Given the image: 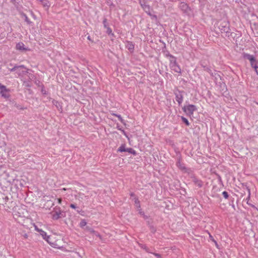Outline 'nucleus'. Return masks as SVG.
Returning <instances> with one entry per match:
<instances>
[{
  "instance_id": "nucleus-8",
  "label": "nucleus",
  "mask_w": 258,
  "mask_h": 258,
  "mask_svg": "<svg viewBox=\"0 0 258 258\" xmlns=\"http://www.w3.org/2000/svg\"><path fill=\"white\" fill-rule=\"evenodd\" d=\"M192 181L195 183V184L198 187H202L203 185V181L196 177L195 176H192Z\"/></svg>"
},
{
  "instance_id": "nucleus-27",
  "label": "nucleus",
  "mask_w": 258,
  "mask_h": 258,
  "mask_svg": "<svg viewBox=\"0 0 258 258\" xmlns=\"http://www.w3.org/2000/svg\"><path fill=\"white\" fill-rule=\"evenodd\" d=\"M250 64L252 68H255V66H257L256 64V60L250 62Z\"/></svg>"
},
{
  "instance_id": "nucleus-9",
  "label": "nucleus",
  "mask_w": 258,
  "mask_h": 258,
  "mask_svg": "<svg viewBox=\"0 0 258 258\" xmlns=\"http://www.w3.org/2000/svg\"><path fill=\"white\" fill-rule=\"evenodd\" d=\"M103 25H104V27L106 28L107 30H106V33L108 34V35H111L112 36L114 35L113 33H112V30L111 29V28L110 27H109L107 25V19L106 18L104 19L103 20Z\"/></svg>"
},
{
  "instance_id": "nucleus-31",
  "label": "nucleus",
  "mask_w": 258,
  "mask_h": 258,
  "mask_svg": "<svg viewBox=\"0 0 258 258\" xmlns=\"http://www.w3.org/2000/svg\"><path fill=\"white\" fill-rule=\"evenodd\" d=\"M70 207L73 208V209H76V206L75 205L73 204H71L70 205Z\"/></svg>"
},
{
  "instance_id": "nucleus-11",
  "label": "nucleus",
  "mask_w": 258,
  "mask_h": 258,
  "mask_svg": "<svg viewBox=\"0 0 258 258\" xmlns=\"http://www.w3.org/2000/svg\"><path fill=\"white\" fill-rule=\"evenodd\" d=\"M125 47L127 48L131 52H133L134 50V44L133 42L127 41L125 43Z\"/></svg>"
},
{
  "instance_id": "nucleus-19",
  "label": "nucleus",
  "mask_w": 258,
  "mask_h": 258,
  "mask_svg": "<svg viewBox=\"0 0 258 258\" xmlns=\"http://www.w3.org/2000/svg\"><path fill=\"white\" fill-rule=\"evenodd\" d=\"M22 16L24 18L25 21L28 24H30L32 22L30 21V20L28 19L27 15L24 13L22 14Z\"/></svg>"
},
{
  "instance_id": "nucleus-24",
  "label": "nucleus",
  "mask_w": 258,
  "mask_h": 258,
  "mask_svg": "<svg viewBox=\"0 0 258 258\" xmlns=\"http://www.w3.org/2000/svg\"><path fill=\"white\" fill-rule=\"evenodd\" d=\"M181 119H182V121L183 122H184L186 124V125H189V123L188 120L186 118H185L184 117H181Z\"/></svg>"
},
{
  "instance_id": "nucleus-29",
  "label": "nucleus",
  "mask_w": 258,
  "mask_h": 258,
  "mask_svg": "<svg viewBox=\"0 0 258 258\" xmlns=\"http://www.w3.org/2000/svg\"><path fill=\"white\" fill-rule=\"evenodd\" d=\"M94 234H95V235L98 237L100 239H102L101 236L98 232H96Z\"/></svg>"
},
{
  "instance_id": "nucleus-17",
  "label": "nucleus",
  "mask_w": 258,
  "mask_h": 258,
  "mask_svg": "<svg viewBox=\"0 0 258 258\" xmlns=\"http://www.w3.org/2000/svg\"><path fill=\"white\" fill-rule=\"evenodd\" d=\"M247 190V191H248V197L246 199V203L248 204V205H250V203H249V201L250 200V189L248 187H246Z\"/></svg>"
},
{
  "instance_id": "nucleus-5",
  "label": "nucleus",
  "mask_w": 258,
  "mask_h": 258,
  "mask_svg": "<svg viewBox=\"0 0 258 258\" xmlns=\"http://www.w3.org/2000/svg\"><path fill=\"white\" fill-rule=\"evenodd\" d=\"M21 69H25L24 66L23 65H21V66H16L15 65L13 68H12V69H10V71L11 72H15L16 71V73L19 75H21L22 74H23L24 71H21Z\"/></svg>"
},
{
  "instance_id": "nucleus-44",
  "label": "nucleus",
  "mask_w": 258,
  "mask_h": 258,
  "mask_svg": "<svg viewBox=\"0 0 258 258\" xmlns=\"http://www.w3.org/2000/svg\"><path fill=\"white\" fill-rule=\"evenodd\" d=\"M39 1H40V2H41V1H43V0H39Z\"/></svg>"
},
{
  "instance_id": "nucleus-3",
  "label": "nucleus",
  "mask_w": 258,
  "mask_h": 258,
  "mask_svg": "<svg viewBox=\"0 0 258 258\" xmlns=\"http://www.w3.org/2000/svg\"><path fill=\"white\" fill-rule=\"evenodd\" d=\"M219 28L221 33H226V36H229L228 34L230 33L229 24L227 21H224L221 22L219 26Z\"/></svg>"
},
{
  "instance_id": "nucleus-14",
  "label": "nucleus",
  "mask_w": 258,
  "mask_h": 258,
  "mask_svg": "<svg viewBox=\"0 0 258 258\" xmlns=\"http://www.w3.org/2000/svg\"><path fill=\"white\" fill-rule=\"evenodd\" d=\"M243 57L245 59L249 60L250 62L255 60V57L253 55H250L249 54L244 53Z\"/></svg>"
},
{
  "instance_id": "nucleus-2",
  "label": "nucleus",
  "mask_w": 258,
  "mask_h": 258,
  "mask_svg": "<svg viewBox=\"0 0 258 258\" xmlns=\"http://www.w3.org/2000/svg\"><path fill=\"white\" fill-rule=\"evenodd\" d=\"M167 55L170 58V67L171 70L174 71L175 72L180 73L181 72V69L176 62V58L170 54H168Z\"/></svg>"
},
{
  "instance_id": "nucleus-34",
  "label": "nucleus",
  "mask_w": 258,
  "mask_h": 258,
  "mask_svg": "<svg viewBox=\"0 0 258 258\" xmlns=\"http://www.w3.org/2000/svg\"><path fill=\"white\" fill-rule=\"evenodd\" d=\"M5 87H6L4 85H3L1 83H0V90H2L3 88H5Z\"/></svg>"
},
{
  "instance_id": "nucleus-40",
  "label": "nucleus",
  "mask_w": 258,
  "mask_h": 258,
  "mask_svg": "<svg viewBox=\"0 0 258 258\" xmlns=\"http://www.w3.org/2000/svg\"><path fill=\"white\" fill-rule=\"evenodd\" d=\"M130 196H131V197H134V196H135V194L133 192L131 193Z\"/></svg>"
},
{
  "instance_id": "nucleus-7",
  "label": "nucleus",
  "mask_w": 258,
  "mask_h": 258,
  "mask_svg": "<svg viewBox=\"0 0 258 258\" xmlns=\"http://www.w3.org/2000/svg\"><path fill=\"white\" fill-rule=\"evenodd\" d=\"M35 229H36V230H37L38 232H39L40 233V234L42 236V237H43V238L44 239H45L46 241H47L48 243H50L49 240L50 239V236L47 235L46 233L45 232H44V231H43L42 230L38 229L36 227H35Z\"/></svg>"
},
{
  "instance_id": "nucleus-12",
  "label": "nucleus",
  "mask_w": 258,
  "mask_h": 258,
  "mask_svg": "<svg viewBox=\"0 0 258 258\" xmlns=\"http://www.w3.org/2000/svg\"><path fill=\"white\" fill-rule=\"evenodd\" d=\"M179 7L180 9L184 12H187L189 9L188 5L183 2L180 3Z\"/></svg>"
},
{
  "instance_id": "nucleus-36",
  "label": "nucleus",
  "mask_w": 258,
  "mask_h": 258,
  "mask_svg": "<svg viewBox=\"0 0 258 258\" xmlns=\"http://www.w3.org/2000/svg\"><path fill=\"white\" fill-rule=\"evenodd\" d=\"M210 237L211 238V239L212 240V241H213L215 243L216 245H217V242L213 238L212 236L211 235H210Z\"/></svg>"
},
{
  "instance_id": "nucleus-43",
  "label": "nucleus",
  "mask_w": 258,
  "mask_h": 258,
  "mask_svg": "<svg viewBox=\"0 0 258 258\" xmlns=\"http://www.w3.org/2000/svg\"><path fill=\"white\" fill-rule=\"evenodd\" d=\"M25 238H27V235L26 234L25 235Z\"/></svg>"
},
{
  "instance_id": "nucleus-26",
  "label": "nucleus",
  "mask_w": 258,
  "mask_h": 258,
  "mask_svg": "<svg viewBox=\"0 0 258 258\" xmlns=\"http://www.w3.org/2000/svg\"><path fill=\"white\" fill-rule=\"evenodd\" d=\"M222 195L225 199H228V198L229 197V195L228 192L226 191H223L222 192Z\"/></svg>"
},
{
  "instance_id": "nucleus-6",
  "label": "nucleus",
  "mask_w": 258,
  "mask_h": 258,
  "mask_svg": "<svg viewBox=\"0 0 258 258\" xmlns=\"http://www.w3.org/2000/svg\"><path fill=\"white\" fill-rule=\"evenodd\" d=\"M175 95L176 101L178 102L179 105H180L183 101V98L182 92L178 91H176L175 92Z\"/></svg>"
},
{
  "instance_id": "nucleus-10",
  "label": "nucleus",
  "mask_w": 258,
  "mask_h": 258,
  "mask_svg": "<svg viewBox=\"0 0 258 258\" xmlns=\"http://www.w3.org/2000/svg\"><path fill=\"white\" fill-rule=\"evenodd\" d=\"M0 93L1 96L5 98H8L9 97L8 90L7 89L6 87H5V88H3L2 90H1Z\"/></svg>"
},
{
  "instance_id": "nucleus-15",
  "label": "nucleus",
  "mask_w": 258,
  "mask_h": 258,
  "mask_svg": "<svg viewBox=\"0 0 258 258\" xmlns=\"http://www.w3.org/2000/svg\"><path fill=\"white\" fill-rule=\"evenodd\" d=\"M176 165L178 168L181 169V170H184L186 169L184 165L183 164H182L180 160H178L176 162Z\"/></svg>"
},
{
  "instance_id": "nucleus-35",
  "label": "nucleus",
  "mask_w": 258,
  "mask_h": 258,
  "mask_svg": "<svg viewBox=\"0 0 258 258\" xmlns=\"http://www.w3.org/2000/svg\"><path fill=\"white\" fill-rule=\"evenodd\" d=\"M146 251L148 252H150V253H153L152 252H150L149 250V248H148L146 246H145V247L144 248Z\"/></svg>"
},
{
  "instance_id": "nucleus-21",
  "label": "nucleus",
  "mask_w": 258,
  "mask_h": 258,
  "mask_svg": "<svg viewBox=\"0 0 258 258\" xmlns=\"http://www.w3.org/2000/svg\"><path fill=\"white\" fill-rule=\"evenodd\" d=\"M135 204L137 207L140 208V201H139L138 199L136 197L135 198Z\"/></svg>"
},
{
  "instance_id": "nucleus-33",
  "label": "nucleus",
  "mask_w": 258,
  "mask_h": 258,
  "mask_svg": "<svg viewBox=\"0 0 258 258\" xmlns=\"http://www.w3.org/2000/svg\"><path fill=\"white\" fill-rule=\"evenodd\" d=\"M53 104H54L57 108L58 107V106H57V104H58V102L56 101H53Z\"/></svg>"
},
{
  "instance_id": "nucleus-25",
  "label": "nucleus",
  "mask_w": 258,
  "mask_h": 258,
  "mask_svg": "<svg viewBox=\"0 0 258 258\" xmlns=\"http://www.w3.org/2000/svg\"><path fill=\"white\" fill-rule=\"evenodd\" d=\"M87 222L85 221V220H82L80 223V225L81 227L85 226Z\"/></svg>"
},
{
  "instance_id": "nucleus-30",
  "label": "nucleus",
  "mask_w": 258,
  "mask_h": 258,
  "mask_svg": "<svg viewBox=\"0 0 258 258\" xmlns=\"http://www.w3.org/2000/svg\"><path fill=\"white\" fill-rule=\"evenodd\" d=\"M254 69L256 74L258 75V66H255Z\"/></svg>"
},
{
  "instance_id": "nucleus-16",
  "label": "nucleus",
  "mask_w": 258,
  "mask_h": 258,
  "mask_svg": "<svg viewBox=\"0 0 258 258\" xmlns=\"http://www.w3.org/2000/svg\"><path fill=\"white\" fill-rule=\"evenodd\" d=\"M201 66L203 68L204 71H207L210 74H212V70L209 67L204 65L203 63H201Z\"/></svg>"
},
{
  "instance_id": "nucleus-32",
  "label": "nucleus",
  "mask_w": 258,
  "mask_h": 258,
  "mask_svg": "<svg viewBox=\"0 0 258 258\" xmlns=\"http://www.w3.org/2000/svg\"><path fill=\"white\" fill-rule=\"evenodd\" d=\"M84 196V194H82V193H81V192H79V193L78 194V197H79V198H81V199H83V198H82V196Z\"/></svg>"
},
{
  "instance_id": "nucleus-20",
  "label": "nucleus",
  "mask_w": 258,
  "mask_h": 258,
  "mask_svg": "<svg viewBox=\"0 0 258 258\" xmlns=\"http://www.w3.org/2000/svg\"><path fill=\"white\" fill-rule=\"evenodd\" d=\"M41 2L43 7L48 8L50 6L49 2L46 0H43V1Z\"/></svg>"
},
{
  "instance_id": "nucleus-18",
  "label": "nucleus",
  "mask_w": 258,
  "mask_h": 258,
  "mask_svg": "<svg viewBox=\"0 0 258 258\" xmlns=\"http://www.w3.org/2000/svg\"><path fill=\"white\" fill-rule=\"evenodd\" d=\"M126 149L125 148V145H122L118 149L117 152H126Z\"/></svg>"
},
{
  "instance_id": "nucleus-28",
  "label": "nucleus",
  "mask_w": 258,
  "mask_h": 258,
  "mask_svg": "<svg viewBox=\"0 0 258 258\" xmlns=\"http://www.w3.org/2000/svg\"><path fill=\"white\" fill-rule=\"evenodd\" d=\"M153 254L157 257V258H161V255L157 253H153Z\"/></svg>"
},
{
  "instance_id": "nucleus-1",
  "label": "nucleus",
  "mask_w": 258,
  "mask_h": 258,
  "mask_svg": "<svg viewBox=\"0 0 258 258\" xmlns=\"http://www.w3.org/2000/svg\"><path fill=\"white\" fill-rule=\"evenodd\" d=\"M52 218L53 220H58L59 218H63L66 216V213L61 211L60 208H55L51 212Z\"/></svg>"
},
{
  "instance_id": "nucleus-4",
  "label": "nucleus",
  "mask_w": 258,
  "mask_h": 258,
  "mask_svg": "<svg viewBox=\"0 0 258 258\" xmlns=\"http://www.w3.org/2000/svg\"><path fill=\"white\" fill-rule=\"evenodd\" d=\"M182 110L186 115L191 116L193 114L194 112L197 110V107L195 105L190 104L184 106L182 108Z\"/></svg>"
},
{
  "instance_id": "nucleus-37",
  "label": "nucleus",
  "mask_w": 258,
  "mask_h": 258,
  "mask_svg": "<svg viewBox=\"0 0 258 258\" xmlns=\"http://www.w3.org/2000/svg\"><path fill=\"white\" fill-rule=\"evenodd\" d=\"M90 231L91 233H93V234H95L96 232L95 230H94L93 229H90Z\"/></svg>"
},
{
  "instance_id": "nucleus-23",
  "label": "nucleus",
  "mask_w": 258,
  "mask_h": 258,
  "mask_svg": "<svg viewBox=\"0 0 258 258\" xmlns=\"http://www.w3.org/2000/svg\"><path fill=\"white\" fill-rule=\"evenodd\" d=\"M126 152H127L128 153H132L133 154H136V151L133 150L132 148H126Z\"/></svg>"
},
{
  "instance_id": "nucleus-39",
  "label": "nucleus",
  "mask_w": 258,
  "mask_h": 258,
  "mask_svg": "<svg viewBox=\"0 0 258 258\" xmlns=\"http://www.w3.org/2000/svg\"><path fill=\"white\" fill-rule=\"evenodd\" d=\"M58 202L59 204H61L62 200L61 199H57Z\"/></svg>"
},
{
  "instance_id": "nucleus-41",
  "label": "nucleus",
  "mask_w": 258,
  "mask_h": 258,
  "mask_svg": "<svg viewBox=\"0 0 258 258\" xmlns=\"http://www.w3.org/2000/svg\"><path fill=\"white\" fill-rule=\"evenodd\" d=\"M87 38H88V39H89V40H91V38H90V36H89L87 37Z\"/></svg>"
},
{
  "instance_id": "nucleus-38",
  "label": "nucleus",
  "mask_w": 258,
  "mask_h": 258,
  "mask_svg": "<svg viewBox=\"0 0 258 258\" xmlns=\"http://www.w3.org/2000/svg\"><path fill=\"white\" fill-rule=\"evenodd\" d=\"M249 205L251 207L257 210V208L255 206H254L253 205L250 204V205Z\"/></svg>"
},
{
  "instance_id": "nucleus-22",
  "label": "nucleus",
  "mask_w": 258,
  "mask_h": 258,
  "mask_svg": "<svg viewBox=\"0 0 258 258\" xmlns=\"http://www.w3.org/2000/svg\"><path fill=\"white\" fill-rule=\"evenodd\" d=\"M113 115L118 117V119L121 121V122L124 123V120L122 119L120 115L116 114L115 113H113Z\"/></svg>"
},
{
  "instance_id": "nucleus-13",
  "label": "nucleus",
  "mask_w": 258,
  "mask_h": 258,
  "mask_svg": "<svg viewBox=\"0 0 258 258\" xmlns=\"http://www.w3.org/2000/svg\"><path fill=\"white\" fill-rule=\"evenodd\" d=\"M16 48L17 50H26L27 49L25 47V45L22 42H19L16 44Z\"/></svg>"
},
{
  "instance_id": "nucleus-42",
  "label": "nucleus",
  "mask_w": 258,
  "mask_h": 258,
  "mask_svg": "<svg viewBox=\"0 0 258 258\" xmlns=\"http://www.w3.org/2000/svg\"><path fill=\"white\" fill-rule=\"evenodd\" d=\"M62 190H67V189H66V188H63L62 189Z\"/></svg>"
}]
</instances>
